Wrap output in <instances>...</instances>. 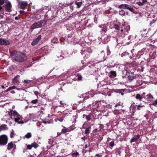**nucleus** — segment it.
<instances>
[{
	"instance_id": "nucleus-1",
	"label": "nucleus",
	"mask_w": 157,
	"mask_h": 157,
	"mask_svg": "<svg viewBox=\"0 0 157 157\" xmlns=\"http://www.w3.org/2000/svg\"><path fill=\"white\" fill-rule=\"evenodd\" d=\"M10 54L13 59L17 62H22L26 59V57L25 54L16 50L10 52Z\"/></svg>"
},
{
	"instance_id": "nucleus-2",
	"label": "nucleus",
	"mask_w": 157,
	"mask_h": 157,
	"mask_svg": "<svg viewBox=\"0 0 157 157\" xmlns=\"http://www.w3.org/2000/svg\"><path fill=\"white\" fill-rule=\"evenodd\" d=\"M130 30V27L128 24H124L123 26L121 27V30L119 31V33L120 36L122 37H124L126 35H127L128 31Z\"/></svg>"
},
{
	"instance_id": "nucleus-3",
	"label": "nucleus",
	"mask_w": 157,
	"mask_h": 157,
	"mask_svg": "<svg viewBox=\"0 0 157 157\" xmlns=\"http://www.w3.org/2000/svg\"><path fill=\"white\" fill-rule=\"evenodd\" d=\"M92 52V50L90 48L84 47L83 48L81 53L83 56L84 55V57L87 58L89 56L90 54Z\"/></svg>"
},
{
	"instance_id": "nucleus-4",
	"label": "nucleus",
	"mask_w": 157,
	"mask_h": 157,
	"mask_svg": "<svg viewBox=\"0 0 157 157\" xmlns=\"http://www.w3.org/2000/svg\"><path fill=\"white\" fill-rule=\"evenodd\" d=\"M92 52V50L90 48L84 47L83 48L81 53L83 56L84 55V57L87 58L89 56L90 54Z\"/></svg>"
},
{
	"instance_id": "nucleus-5",
	"label": "nucleus",
	"mask_w": 157,
	"mask_h": 157,
	"mask_svg": "<svg viewBox=\"0 0 157 157\" xmlns=\"http://www.w3.org/2000/svg\"><path fill=\"white\" fill-rule=\"evenodd\" d=\"M92 52V50L90 48L84 47L83 48L81 53L83 56L84 55V57L87 58L89 56L90 54Z\"/></svg>"
},
{
	"instance_id": "nucleus-6",
	"label": "nucleus",
	"mask_w": 157,
	"mask_h": 157,
	"mask_svg": "<svg viewBox=\"0 0 157 157\" xmlns=\"http://www.w3.org/2000/svg\"><path fill=\"white\" fill-rule=\"evenodd\" d=\"M8 138L5 134L0 136V146H4L6 145L8 142Z\"/></svg>"
},
{
	"instance_id": "nucleus-7",
	"label": "nucleus",
	"mask_w": 157,
	"mask_h": 157,
	"mask_svg": "<svg viewBox=\"0 0 157 157\" xmlns=\"http://www.w3.org/2000/svg\"><path fill=\"white\" fill-rule=\"evenodd\" d=\"M118 8L120 9H127L132 12H133L134 10L132 6L126 4H123L119 5Z\"/></svg>"
},
{
	"instance_id": "nucleus-8",
	"label": "nucleus",
	"mask_w": 157,
	"mask_h": 157,
	"mask_svg": "<svg viewBox=\"0 0 157 157\" xmlns=\"http://www.w3.org/2000/svg\"><path fill=\"white\" fill-rule=\"evenodd\" d=\"M110 36L109 35L105 34L102 36L101 38L98 37L99 40L100 38L102 42L104 44H107L110 40Z\"/></svg>"
},
{
	"instance_id": "nucleus-9",
	"label": "nucleus",
	"mask_w": 157,
	"mask_h": 157,
	"mask_svg": "<svg viewBox=\"0 0 157 157\" xmlns=\"http://www.w3.org/2000/svg\"><path fill=\"white\" fill-rule=\"evenodd\" d=\"M91 93L92 92H89L83 94L82 95V97L84 98V100H87L90 97H93V95L91 94Z\"/></svg>"
},
{
	"instance_id": "nucleus-10",
	"label": "nucleus",
	"mask_w": 157,
	"mask_h": 157,
	"mask_svg": "<svg viewBox=\"0 0 157 157\" xmlns=\"http://www.w3.org/2000/svg\"><path fill=\"white\" fill-rule=\"evenodd\" d=\"M136 75L134 74V72H132L129 73L128 77V80L130 82H131L133 79H136Z\"/></svg>"
},
{
	"instance_id": "nucleus-11",
	"label": "nucleus",
	"mask_w": 157,
	"mask_h": 157,
	"mask_svg": "<svg viewBox=\"0 0 157 157\" xmlns=\"http://www.w3.org/2000/svg\"><path fill=\"white\" fill-rule=\"evenodd\" d=\"M41 38V36L39 35L38 36L34 39L32 42L31 44L33 46H34L40 40Z\"/></svg>"
},
{
	"instance_id": "nucleus-12",
	"label": "nucleus",
	"mask_w": 157,
	"mask_h": 157,
	"mask_svg": "<svg viewBox=\"0 0 157 157\" xmlns=\"http://www.w3.org/2000/svg\"><path fill=\"white\" fill-rule=\"evenodd\" d=\"M28 3L26 2H19V7L22 9H25Z\"/></svg>"
},
{
	"instance_id": "nucleus-13",
	"label": "nucleus",
	"mask_w": 157,
	"mask_h": 157,
	"mask_svg": "<svg viewBox=\"0 0 157 157\" xmlns=\"http://www.w3.org/2000/svg\"><path fill=\"white\" fill-rule=\"evenodd\" d=\"M5 10L6 11L10 12L11 11V9L12 7V5L10 2H8L5 5Z\"/></svg>"
},
{
	"instance_id": "nucleus-14",
	"label": "nucleus",
	"mask_w": 157,
	"mask_h": 157,
	"mask_svg": "<svg viewBox=\"0 0 157 157\" xmlns=\"http://www.w3.org/2000/svg\"><path fill=\"white\" fill-rule=\"evenodd\" d=\"M92 105L94 106V108H98L101 106L100 101H97L95 102H93Z\"/></svg>"
},
{
	"instance_id": "nucleus-15",
	"label": "nucleus",
	"mask_w": 157,
	"mask_h": 157,
	"mask_svg": "<svg viewBox=\"0 0 157 157\" xmlns=\"http://www.w3.org/2000/svg\"><path fill=\"white\" fill-rule=\"evenodd\" d=\"M41 27V25L40 23L38 22L34 23L31 27V29H34L36 28Z\"/></svg>"
},
{
	"instance_id": "nucleus-16",
	"label": "nucleus",
	"mask_w": 157,
	"mask_h": 157,
	"mask_svg": "<svg viewBox=\"0 0 157 157\" xmlns=\"http://www.w3.org/2000/svg\"><path fill=\"white\" fill-rule=\"evenodd\" d=\"M99 27L102 28L101 32L102 33L104 32L105 33L107 30V28L106 27V25L105 24L100 25Z\"/></svg>"
},
{
	"instance_id": "nucleus-17",
	"label": "nucleus",
	"mask_w": 157,
	"mask_h": 157,
	"mask_svg": "<svg viewBox=\"0 0 157 157\" xmlns=\"http://www.w3.org/2000/svg\"><path fill=\"white\" fill-rule=\"evenodd\" d=\"M2 40V45L6 46L10 44V41L8 40L3 39H2V40Z\"/></svg>"
},
{
	"instance_id": "nucleus-18",
	"label": "nucleus",
	"mask_w": 157,
	"mask_h": 157,
	"mask_svg": "<svg viewBox=\"0 0 157 157\" xmlns=\"http://www.w3.org/2000/svg\"><path fill=\"white\" fill-rule=\"evenodd\" d=\"M13 147V143L11 141L7 145V149L9 150H11Z\"/></svg>"
},
{
	"instance_id": "nucleus-19",
	"label": "nucleus",
	"mask_w": 157,
	"mask_h": 157,
	"mask_svg": "<svg viewBox=\"0 0 157 157\" xmlns=\"http://www.w3.org/2000/svg\"><path fill=\"white\" fill-rule=\"evenodd\" d=\"M140 137V135H135L131 140L130 142L131 143L135 141L136 140L138 139Z\"/></svg>"
},
{
	"instance_id": "nucleus-20",
	"label": "nucleus",
	"mask_w": 157,
	"mask_h": 157,
	"mask_svg": "<svg viewBox=\"0 0 157 157\" xmlns=\"http://www.w3.org/2000/svg\"><path fill=\"white\" fill-rule=\"evenodd\" d=\"M39 146V145L37 143L34 142L30 145V150L33 147H34L35 148H36Z\"/></svg>"
},
{
	"instance_id": "nucleus-21",
	"label": "nucleus",
	"mask_w": 157,
	"mask_h": 157,
	"mask_svg": "<svg viewBox=\"0 0 157 157\" xmlns=\"http://www.w3.org/2000/svg\"><path fill=\"white\" fill-rule=\"evenodd\" d=\"M117 74L115 71H111L109 72V76L110 77H115L116 76Z\"/></svg>"
},
{
	"instance_id": "nucleus-22",
	"label": "nucleus",
	"mask_w": 157,
	"mask_h": 157,
	"mask_svg": "<svg viewBox=\"0 0 157 157\" xmlns=\"http://www.w3.org/2000/svg\"><path fill=\"white\" fill-rule=\"evenodd\" d=\"M8 129V128L7 127V125L5 124L2 125L0 126V130H5Z\"/></svg>"
},
{
	"instance_id": "nucleus-23",
	"label": "nucleus",
	"mask_w": 157,
	"mask_h": 157,
	"mask_svg": "<svg viewBox=\"0 0 157 157\" xmlns=\"http://www.w3.org/2000/svg\"><path fill=\"white\" fill-rule=\"evenodd\" d=\"M70 132L69 129L68 128H66L65 127H63V128L61 132L63 133H65L68 132Z\"/></svg>"
},
{
	"instance_id": "nucleus-24",
	"label": "nucleus",
	"mask_w": 157,
	"mask_h": 157,
	"mask_svg": "<svg viewBox=\"0 0 157 157\" xmlns=\"http://www.w3.org/2000/svg\"><path fill=\"white\" fill-rule=\"evenodd\" d=\"M19 77V75H17L14 77L13 79V83H19V81L17 80V78Z\"/></svg>"
},
{
	"instance_id": "nucleus-25",
	"label": "nucleus",
	"mask_w": 157,
	"mask_h": 157,
	"mask_svg": "<svg viewBox=\"0 0 157 157\" xmlns=\"http://www.w3.org/2000/svg\"><path fill=\"white\" fill-rule=\"evenodd\" d=\"M135 98L136 99H139L140 101H142L143 97L140 94H137Z\"/></svg>"
},
{
	"instance_id": "nucleus-26",
	"label": "nucleus",
	"mask_w": 157,
	"mask_h": 157,
	"mask_svg": "<svg viewBox=\"0 0 157 157\" xmlns=\"http://www.w3.org/2000/svg\"><path fill=\"white\" fill-rule=\"evenodd\" d=\"M99 55L102 58H103V60L104 61L106 59V58L105 57V54L104 52L103 51H102L101 52Z\"/></svg>"
},
{
	"instance_id": "nucleus-27",
	"label": "nucleus",
	"mask_w": 157,
	"mask_h": 157,
	"mask_svg": "<svg viewBox=\"0 0 157 157\" xmlns=\"http://www.w3.org/2000/svg\"><path fill=\"white\" fill-rule=\"evenodd\" d=\"M144 98L148 100H150L153 98V96L150 94L144 96Z\"/></svg>"
},
{
	"instance_id": "nucleus-28",
	"label": "nucleus",
	"mask_w": 157,
	"mask_h": 157,
	"mask_svg": "<svg viewBox=\"0 0 157 157\" xmlns=\"http://www.w3.org/2000/svg\"><path fill=\"white\" fill-rule=\"evenodd\" d=\"M91 129V127L90 126L86 128L85 131V133L86 134L89 133L90 132Z\"/></svg>"
},
{
	"instance_id": "nucleus-29",
	"label": "nucleus",
	"mask_w": 157,
	"mask_h": 157,
	"mask_svg": "<svg viewBox=\"0 0 157 157\" xmlns=\"http://www.w3.org/2000/svg\"><path fill=\"white\" fill-rule=\"evenodd\" d=\"M119 14L122 16H123L125 15V13L124 10H121L119 11Z\"/></svg>"
},
{
	"instance_id": "nucleus-30",
	"label": "nucleus",
	"mask_w": 157,
	"mask_h": 157,
	"mask_svg": "<svg viewBox=\"0 0 157 157\" xmlns=\"http://www.w3.org/2000/svg\"><path fill=\"white\" fill-rule=\"evenodd\" d=\"M13 116L14 117H18L19 116V113L16 111H12Z\"/></svg>"
},
{
	"instance_id": "nucleus-31",
	"label": "nucleus",
	"mask_w": 157,
	"mask_h": 157,
	"mask_svg": "<svg viewBox=\"0 0 157 157\" xmlns=\"http://www.w3.org/2000/svg\"><path fill=\"white\" fill-rule=\"evenodd\" d=\"M20 119V117H17V118H15V121L16 122H17L19 124H23V122L22 121L21 122L19 121V120Z\"/></svg>"
},
{
	"instance_id": "nucleus-32",
	"label": "nucleus",
	"mask_w": 157,
	"mask_h": 157,
	"mask_svg": "<svg viewBox=\"0 0 157 157\" xmlns=\"http://www.w3.org/2000/svg\"><path fill=\"white\" fill-rule=\"evenodd\" d=\"M58 40L57 38H54L52 40V42L54 43H56L58 42Z\"/></svg>"
},
{
	"instance_id": "nucleus-33",
	"label": "nucleus",
	"mask_w": 157,
	"mask_h": 157,
	"mask_svg": "<svg viewBox=\"0 0 157 157\" xmlns=\"http://www.w3.org/2000/svg\"><path fill=\"white\" fill-rule=\"evenodd\" d=\"M114 28L116 30L120 31L121 29H120V27L117 24H115L114 26Z\"/></svg>"
},
{
	"instance_id": "nucleus-34",
	"label": "nucleus",
	"mask_w": 157,
	"mask_h": 157,
	"mask_svg": "<svg viewBox=\"0 0 157 157\" xmlns=\"http://www.w3.org/2000/svg\"><path fill=\"white\" fill-rule=\"evenodd\" d=\"M75 4L77 6L78 8H79L82 5V2H75Z\"/></svg>"
},
{
	"instance_id": "nucleus-35",
	"label": "nucleus",
	"mask_w": 157,
	"mask_h": 157,
	"mask_svg": "<svg viewBox=\"0 0 157 157\" xmlns=\"http://www.w3.org/2000/svg\"><path fill=\"white\" fill-rule=\"evenodd\" d=\"M75 128V126L74 125H72L68 127V128L70 132L71 131L73 130Z\"/></svg>"
},
{
	"instance_id": "nucleus-36",
	"label": "nucleus",
	"mask_w": 157,
	"mask_h": 157,
	"mask_svg": "<svg viewBox=\"0 0 157 157\" xmlns=\"http://www.w3.org/2000/svg\"><path fill=\"white\" fill-rule=\"evenodd\" d=\"M128 55V53L127 52H124L121 55V57H123L124 56Z\"/></svg>"
},
{
	"instance_id": "nucleus-37",
	"label": "nucleus",
	"mask_w": 157,
	"mask_h": 157,
	"mask_svg": "<svg viewBox=\"0 0 157 157\" xmlns=\"http://www.w3.org/2000/svg\"><path fill=\"white\" fill-rule=\"evenodd\" d=\"M58 78V76L56 75H54L50 77L49 79V80L51 79H55Z\"/></svg>"
},
{
	"instance_id": "nucleus-38",
	"label": "nucleus",
	"mask_w": 157,
	"mask_h": 157,
	"mask_svg": "<svg viewBox=\"0 0 157 157\" xmlns=\"http://www.w3.org/2000/svg\"><path fill=\"white\" fill-rule=\"evenodd\" d=\"M134 106V105H132L130 107V110L131 111V110L132 109V112L133 113H134L135 111V109H133Z\"/></svg>"
},
{
	"instance_id": "nucleus-39",
	"label": "nucleus",
	"mask_w": 157,
	"mask_h": 157,
	"mask_svg": "<svg viewBox=\"0 0 157 157\" xmlns=\"http://www.w3.org/2000/svg\"><path fill=\"white\" fill-rule=\"evenodd\" d=\"M14 135V130H12V131L11 132L10 134V137L11 138H12L13 137V136Z\"/></svg>"
},
{
	"instance_id": "nucleus-40",
	"label": "nucleus",
	"mask_w": 157,
	"mask_h": 157,
	"mask_svg": "<svg viewBox=\"0 0 157 157\" xmlns=\"http://www.w3.org/2000/svg\"><path fill=\"white\" fill-rule=\"evenodd\" d=\"M37 102H38V100L36 99H35V100H32L31 101V103L32 104H35L37 103Z\"/></svg>"
},
{
	"instance_id": "nucleus-41",
	"label": "nucleus",
	"mask_w": 157,
	"mask_h": 157,
	"mask_svg": "<svg viewBox=\"0 0 157 157\" xmlns=\"http://www.w3.org/2000/svg\"><path fill=\"white\" fill-rule=\"evenodd\" d=\"M84 67H83V66H82V67H77V68H78V69H76V70L77 71H79L80 70H81L82 69H83Z\"/></svg>"
},
{
	"instance_id": "nucleus-42",
	"label": "nucleus",
	"mask_w": 157,
	"mask_h": 157,
	"mask_svg": "<svg viewBox=\"0 0 157 157\" xmlns=\"http://www.w3.org/2000/svg\"><path fill=\"white\" fill-rule=\"evenodd\" d=\"M81 63H82L83 64H85V65L84 66L86 67V66L88 64H89V63H90V62H88L87 63H86L85 62H84V61L83 60H82V61H81Z\"/></svg>"
},
{
	"instance_id": "nucleus-43",
	"label": "nucleus",
	"mask_w": 157,
	"mask_h": 157,
	"mask_svg": "<svg viewBox=\"0 0 157 157\" xmlns=\"http://www.w3.org/2000/svg\"><path fill=\"white\" fill-rule=\"evenodd\" d=\"M29 138V132H28L26 135H25L24 137V138Z\"/></svg>"
},
{
	"instance_id": "nucleus-44",
	"label": "nucleus",
	"mask_w": 157,
	"mask_h": 157,
	"mask_svg": "<svg viewBox=\"0 0 157 157\" xmlns=\"http://www.w3.org/2000/svg\"><path fill=\"white\" fill-rule=\"evenodd\" d=\"M86 119L87 121H89L90 120V115H87L86 117Z\"/></svg>"
},
{
	"instance_id": "nucleus-45",
	"label": "nucleus",
	"mask_w": 157,
	"mask_h": 157,
	"mask_svg": "<svg viewBox=\"0 0 157 157\" xmlns=\"http://www.w3.org/2000/svg\"><path fill=\"white\" fill-rule=\"evenodd\" d=\"M96 0V3H99L101 1H103V2H107L108 1V0Z\"/></svg>"
},
{
	"instance_id": "nucleus-46",
	"label": "nucleus",
	"mask_w": 157,
	"mask_h": 157,
	"mask_svg": "<svg viewBox=\"0 0 157 157\" xmlns=\"http://www.w3.org/2000/svg\"><path fill=\"white\" fill-rule=\"evenodd\" d=\"M12 90V88H11V86H10V87H9V88H8L6 90H5V91H4V92L5 93L7 92L8 91H10V90Z\"/></svg>"
},
{
	"instance_id": "nucleus-47",
	"label": "nucleus",
	"mask_w": 157,
	"mask_h": 157,
	"mask_svg": "<svg viewBox=\"0 0 157 157\" xmlns=\"http://www.w3.org/2000/svg\"><path fill=\"white\" fill-rule=\"evenodd\" d=\"M60 104L61 105H62V106H60L61 107H63L64 105H66L65 103L63 102L62 101H60Z\"/></svg>"
},
{
	"instance_id": "nucleus-48",
	"label": "nucleus",
	"mask_w": 157,
	"mask_h": 157,
	"mask_svg": "<svg viewBox=\"0 0 157 157\" xmlns=\"http://www.w3.org/2000/svg\"><path fill=\"white\" fill-rule=\"evenodd\" d=\"M5 0H0V6L3 5L5 3Z\"/></svg>"
},
{
	"instance_id": "nucleus-49",
	"label": "nucleus",
	"mask_w": 157,
	"mask_h": 157,
	"mask_svg": "<svg viewBox=\"0 0 157 157\" xmlns=\"http://www.w3.org/2000/svg\"><path fill=\"white\" fill-rule=\"evenodd\" d=\"M153 105L155 106L157 105V99L153 102Z\"/></svg>"
},
{
	"instance_id": "nucleus-50",
	"label": "nucleus",
	"mask_w": 157,
	"mask_h": 157,
	"mask_svg": "<svg viewBox=\"0 0 157 157\" xmlns=\"http://www.w3.org/2000/svg\"><path fill=\"white\" fill-rule=\"evenodd\" d=\"M109 145L110 146L112 147H113L114 145V142L113 141H111L109 143Z\"/></svg>"
},
{
	"instance_id": "nucleus-51",
	"label": "nucleus",
	"mask_w": 157,
	"mask_h": 157,
	"mask_svg": "<svg viewBox=\"0 0 157 157\" xmlns=\"http://www.w3.org/2000/svg\"><path fill=\"white\" fill-rule=\"evenodd\" d=\"M44 22V20H41V21H40V22H39L38 23H40L41 24V27H42V26H43L44 25V24H43Z\"/></svg>"
},
{
	"instance_id": "nucleus-52",
	"label": "nucleus",
	"mask_w": 157,
	"mask_h": 157,
	"mask_svg": "<svg viewBox=\"0 0 157 157\" xmlns=\"http://www.w3.org/2000/svg\"><path fill=\"white\" fill-rule=\"evenodd\" d=\"M77 78H78V79L79 80H81L82 79V76L80 75H78Z\"/></svg>"
},
{
	"instance_id": "nucleus-53",
	"label": "nucleus",
	"mask_w": 157,
	"mask_h": 157,
	"mask_svg": "<svg viewBox=\"0 0 157 157\" xmlns=\"http://www.w3.org/2000/svg\"><path fill=\"white\" fill-rule=\"evenodd\" d=\"M78 155H79V154H78V152H77L73 153L71 154L72 155V156H74V155H76V156H77Z\"/></svg>"
},
{
	"instance_id": "nucleus-54",
	"label": "nucleus",
	"mask_w": 157,
	"mask_h": 157,
	"mask_svg": "<svg viewBox=\"0 0 157 157\" xmlns=\"http://www.w3.org/2000/svg\"><path fill=\"white\" fill-rule=\"evenodd\" d=\"M137 3L138 4V5H139L140 6H142L144 4L143 2H137Z\"/></svg>"
},
{
	"instance_id": "nucleus-55",
	"label": "nucleus",
	"mask_w": 157,
	"mask_h": 157,
	"mask_svg": "<svg viewBox=\"0 0 157 157\" xmlns=\"http://www.w3.org/2000/svg\"><path fill=\"white\" fill-rule=\"evenodd\" d=\"M12 111L13 110H11L10 112H9L8 114L9 116H13Z\"/></svg>"
},
{
	"instance_id": "nucleus-56",
	"label": "nucleus",
	"mask_w": 157,
	"mask_h": 157,
	"mask_svg": "<svg viewBox=\"0 0 157 157\" xmlns=\"http://www.w3.org/2000/svg\"><path fill=\"white\" fill-rule=\"evenodd\" d=\"M29 81H28V80H24V81L23 82V83L24 84H28L29 83Z\"/></svg>"
},
{
	"instance_id": "nucleus-57",
	"label": "nucleus",
	"mask_w": 157,
	"mask_h": 157,
	"mask_svg": "<svg viewBox=\"0 0 157 157\" xmlns=\"http://www.w3.org/2000/svg\"><path fill=\"white\" fill-rule=\"evenodd\" d=\"M91 1L92 3H95V4H97L96 3V0H90Z\"/></svg>"
},
{
	"instance_id": "nucleus-58",
	"label": "nucleus",
	"mask_w": 157,
	"mask_h": 157,
	"mask_svg": "<svg viewBox=\"0 0 157 157\" xmlns=\"http://www.w3.org/2000/svg\"><path fill=\"white\" fill-rule=\"evenodd\" d=\"M143 106H141L140 105H139L137 106V109H140V107H142Z\"/></svg>"
},
{
	"instance_id": "nucleus-59",
	"label": "nucleus",
	"mask_w": 157,
	"mask_h": 157,
	"mask_svg": "<svg viewBox=\"0 0 157 157\" xmlns=\"http://www.w3.org/2000/svg\"><path fill=\"white\" fill-rule=\"evenodd\" d=\"M63 120H64V117H62L59 119V121L60 122H62L63 121Z\"/></svg>"
},
{
	"instance_id": "nucleus-60",
	"label": "nucleus",
	"mask_w": 157,
	"mask_h": 157,
	"mask_svg": "<svg viewBox=\"0 0 157 157\" xmlns=\"http://www.w3.org/2000/svg\"><path fill=\"white\" fill-rule=\"evenodd\" d=\"M107 54L108 55L110 54V52L109 51V49H107Z\"/></svg>"
},
{
	"instance_id": "nucleus-61",
	"label": "nucleus",
	"mask_w": 157,
	"mask_h": 157,
	"mask_svg": "<svg viewBox=\"0 0 157 157\" xmlns=\"http://www.w3.org/2000/svg\"><path fill=\"white\" fill-rule=\"evenodd\" d=\"M40 16L39 17H36V16H35V17H34V19H39V18H40Z\"/></svg>"
},
{
	"instance_id": "nucleus-62",
	"label": "nucleus",
	"mask_w": 157,
	"mask_h": 157,
	"mask_svg": "<svg viewBox=\"0 0 157 157\" xmlns=\"http://www.w3.org/2000/svg\"><path fill=\"white\" fill-rule=\"evenodd\" d=\"M147 2V0H142V2L143 3V4H144L146 2Z\"/></svg>"
},
{
	"instance_id": "nucleus-63",
	"label": "nucleus",
	"mask_w": 157,
	"mask_h": 157,
	"mask_svg": "<svg viewBox=\"0 0 157 157\" xmlns=\"http://www.w3.org/2000/svg\"><path fill=\"white\" fill-rule=\"evenodd\" d=\"M95 156H97V157H101V155L99 154H96Z\"/></svg>"
},
{
	"instance_id": "nucleus-64",
	"label": "nucleus",
	"mask_w": 157,
	"mask_h": 157,
	"mask_svg": "<svg viewBox=\"0 0 157 157\" xmlns=\"http://www.w3.org/2000/svg\"><path fill=\"white\" fill-rule=\"evenodd\" d=\"M3 10V6H0V11H2Z\"/></svg>"
}]
</instances>
